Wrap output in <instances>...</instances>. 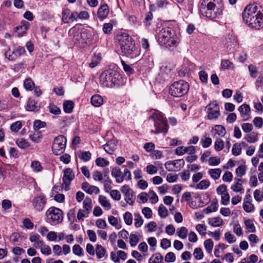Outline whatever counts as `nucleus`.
<instances>
[{"instance_id":"53","label":"nucleus","mask_w":263,"mask_h":263,"mask_svg":"<svg viewBox=\"0 0 263 263\" xmlns=\"http://www.w3.org/2000/svg\"><path fill=\"white\" fill-rule=\"evenodd\" d=\"M193 255L197 260L201 259L203 257V253L200 248H197L194 250Z\"/></svg>"},{"instance_id":"27","label":"nucleus","mask_w":263,"mask_h":263,"mask_svg":"<svg viewBox=\"0 0 263 263\" xmlns=\"http://www.w3.org/2000/svg\"><path fill=\"white\" fill-rule=\"evenodd\" d=\"M74 107V103L72 101L67 100L63 103V109L65 112L71 113Z\"/></svg>"},{"instance_id":"8","label":"nucleus","mask_w":263,"mask_h":263,"mask_svg":"<svg viewBox=\"0 0 263 263\" xmlns=\"http://www.w3.org/2000/svg\"><path fill=\"white\" fill-rule=\"evenodd\" d=\"M46 215L48 221L51 224L61 223L63 219V213L60 209L52 206L46 211Z\"/></svg>"},{"instance_id":"22","label":"nucleus","mask_w":263,"mask_h":263,"mask_svg":"<svg viewBox=\"0 0 263 263\" xmlns=\"http://www.w3.org/2000/svg\"><path fill=\"white\" fill-rule=\"evenodd\" d=\"M111 175L116 178L117 183H120L123 181L124 176H123V173L119 167L113 168L111 171Z\"/></svg>"},{"instance_id":"42","label":"nucleus","mask_w":263,"mask_h":263,"mask_svg":"<svg viewBox=\"0 0 263 263\" xmlns=\"http://www.w3.org/2000/svg\"><path fill=\"white\" fill-rule=\"evenodd\" d=\"M246 170V166L245 165H241L236 169V174L241 179L245 175Z\"/></svg>"},{"instance_id":"31","label":"nucleus","mask_w":263,"mask_h":263,"mask_svg":"<svg viewBox=\"0 0 263 263\" xmlns=\"http://www.w3.org/2000/svg\"><path fill=\"white\" fill-rule=\"evenodd\" d=\"M79 157L84 162L88 161L91 157V154L88 151L80 152Z\"/></svg>"},{"instance_id":"56","label":"nucleus","mask_w":263,"mask_h":263,"mask_svg":"<svg viewBox=\"0 0 263 263\" xmlns=\"http://www.w3.org/2000/svg\"><path fill=\"white\" fill-rule=\"evenodd\" d=\"M196 230L201 235H205L206 227L203 224H198L196 226Z\"/></svg>"},{"instance_id":"59","label":"nucleus","mask_w":263,"mask_h":263,"mask_svg":"<svg viewBox=\"0 0 263 263\" xmlns=\"http://www.w3.org/2000/svg\"><path fill=\"white\" fill-rule=\"evenodd\" d=\"M29 138L32 141L35 143H39L42 139V135L40 133H34L30 135Z\"/></svg>"},{"instance_id":"38","label":"nucleus","mask_w":263,"mask_h":263,"mask_svg":"<svg viewBox=\"0 0 263 263\" xmlns=\"http://www.w3.org/2000/svg\"><path fill=\"white\" fill-rule=\"evenodd\" d=\"M210 182L208 180H202L196 186V189L199 190H206L210 186Z\"/></svg>"},{"instance_id":"17","label":"nucleus","mask_w":263,"mask_h":263,"mask_svg":"<svg viewBox=\"0 0 263 263\" xmlns=\"http://www.w3.org/2000/svg\"><path fill=\"white\" fill-rule=\"evenodd\" d=\"M222 44L228 51L231 50L235 46V37L231 35H228L224 39L222 40Z\"/></svg>"},{"instance_id":"26","label":"nucleus","mask_w":263,"mask_h":263,"mask_svg":"<svg viewBox=\"0 0 263 263\" xmlns=\"http://www.w3.org/2000/svg\"><path fill=\"white\" fill-rule=\"evenodd\" d=\"M208 173L211 178L216 180L219 178L221 170L220 168H211L209 170Z\"/></svg>"},{"instance_id":"4","label":"nucleus","mask_w":263,"mask_h":263,"mask_svg":"<svg viewBox=\"0 0 263 263\" xmlns=\"http://www.w3.org/2000/svg\"><path fill=\"white\" fill-rule=\"evenodd\" d=\"M149 119L154 122L155 130H151V133L155 134L163 133L166 134L168 131V125L167 120L161 112L157 110H152Z\"/></svg>"},{"instance_id":"7","label":"nucleus","mask_w":263,"mask_h":263,"mask_svg":"<svg viewBox=\"0 0 263 263\" xmlns=\"http://www.w3.org/2000/svg\"><path fill=\"white\" fill-rule=\"evenodd\" d=\"M122 52L126 56H133L136 50L135 44L131 36L125 33L119 39Z\"/></svg>"},{"instance_id":"39","label":"nucleus","mask_w":263,"mask_h":263,"mask_svg":"<svg viewBox=\"0 0 263 263\" xmlns=\"http://www.w3.org/2000/svg\"><path fill=\"white\" fill-rule=\"evenodd\" d=\"M31 167L33 172L36 173L41 172L43 169L42 165L39 161H33L31 164Z\"/></svg>"},{"instance_id":"43","label":"nucleus","mask_w":263,"mask_h":263,"mask_svg":"<svg viewBox=\"0 0 263 263\" xmlns=\"http://www.w3.org/2000/svg\"><path fill=\"white\" fill-rule=\"evenodd\" d=\"M245 224L246 227V229L249 232L251 233L255 232V227L252 220L250 219L246 220L245 221Z\"/></svg>"},{"instance_id":"19","label":"nucleus","mask_w":263,"mask_h":263,"mask_svg":"<svg viewBox=\"0 0 263 263\" xmlns=\"http://www.w3.org/2000/svg\"><path fill=\"white\" fill-rule=\"evenodd\" d=\"M82 189L89 194L93 193L98 194L100 192V190L97 186L91 185L87 182H84L82 184Z\"/></svg>"},{"instance_id":"52","label":"nucleus","mask_w":263,"mask_h":263,"mask_svg":"<svg viewBox=\"0 0 263 263\" xmlns=\"http://www.w3.org/2000/svg\"><path fill=\"white\" fill-rule=\"evenodd\" d=\"M172 165L174 167H176L177 168L180 170L181 168L183 167L184 165V161L183 159H178L172 161H171Z\"/></svg>"},{"instance_id":"36","label":"nucleus","mask_w":263,"mask_h":263,"mask_svg":"<svg viewBox=\"0 0 263 263\" xmlns=\"http://www.w3.org/2000/svg\"><path fill=\"white\" fill-rule=\"evenodd\" d=\"M220 66L223 70L229 69L233 67V64L229 60H221Z\"/></svg>"},{"instance_id":"21","label":"nucleus","mask_w":263,"mask_h":263,"mask_svg":"<svg viewBox=\"0 0 263 263\" xmlns=\"http://www.w3.org/2000/svg\"><path fill=\"white\" fill-rule=\"evenodd\" d=\"M29 26V23L25 21H22L21 25L15 27V31L17 32V36H21L24 34L26 33Z\"/></svg>"},{"instance_id":"46","label":"nucleus","mask_w":263,"mask_h":263,"mask_svg":"<svg viewBox=\"0 0 263 263\" xmlns=\"http://www.w3.org/2000/svg\"><path fill=\"white\" fill-rule=\"evenodd\" d=\"M72 251L74 254L78 256L84 255L83 250L79 245H74L73 246Z\"/></svg>"},{"instance_id":"54","label":"nucleus","mask_w":263,"mask_h":263,"mask_svg":"<svg viewBox=\"0 0 263 263\" xmlns=\"http://www.w3.org/2000/svg\"><path fill=\"white\" fill-rule=\"evenodd\" d=\"M124 220L126 224L131 225L133 222L132 214L129 212H126L124 215Z\"/></svg>"},{"instance_id":"10","label":"nucleus","mask_w":263,"mask_h":263,"mask_svg":"<svg viewBox=\"0 0 263 263\" xmlns=\"http://www.w3.org/2000/svg\"><path fill=\"white\" fill-rule=\"evenodd\" d=\"M31 203L34 210L38 212L43 211L47 203L45 195L40 194L35 196L33 198Z\"/></svg>"},{"instance_id":"2","label":"nucleus","mask_w":263,"mask_h":263,"mask_svg":"<svg viewBox=\"0 0 263 263\" xmlns=\"http://www.w3.org/2000/svg\"><path fill=\"white\" fill-rule=\"evenodd\" d=\"M199 8L202 15L214 19L222 15L223 4L221 0H201Z\"/></svg>"},{"instance_id":"3","label":"nucleus","mask_w":263,"mask_h":263,"mask_svg":"<svg viewBox=\"0 0 263 263\" xmlns=\"http://www.w3.org/2000/svg\"><path fill=\"white\" fill-rule=\"evenodd\" d=\"M100 82L102 86L106 87L120 86L122 84V77L115 69H109L101 73Z\"/></svg>"},{"instance_id":"55","label":"nucleus","mask_w":263,"mask_h":263,"mask_svg":"<svg viewBox=\"0 0 263 263\" xmlns=\"http://www.w3.org/2000/svg\"><path fill=\"white\" fill-rule=\"evenodd\" d=\"M214 147L216 151H220L224 148V142L220 139H217L214 144Z\"/></svg>"},{"instance_id":"14","label":"nucleus","mask_w":263,"mask_h":263,"mask_svg":"<svg viewBox=\"0 0 263 263\" xmlns=\"http://www.w3.org/2000/svg\"><path fill=\"white\" fill-rule=\"evenodd\" d=\"M120 190L125 196V200L126 202L129 204L132 205L135 199L133 195V190L128 185L122 186Z\"/></svg>"},{"instance_id":"5","label":"nucleus","mask_w":263,"mask_h":263,"mask_svg":"<svg viewBox=\"0 0 263 263\" xmlns=\"http://www.w3.org/2000/svg\"><path fill=\"white\" fill-rule=\"evenodd\" d=\"M158 40L161 45H166L169 47L176 46L177 43V35L171 27L163 28L158 33Z\"/></svg>"},{"instance_id":"34","label":"nucleus","mask_w":263,"mask_h":263,"mask_svg":"<svg viewBox=\"0 0 263 263\" xmlns=\"http://www.w3.org/2000/svg\"><path fill=\"white\" fill-rule=\"evenodd\" d=\"M213 130H215L216 132V134H217L218 136L221 137H223L226 133V130L225 128L220 125H216L213 128Z\"/></svg>"},{"instance_id":"24","label":"nucleus","mask_w":263,"mask_h":263,"mask_svg":"<svg viewBox=\"0 0 263 263\" xmlns=\"http://www.w3.org/2000/svg\"><path fill=\"white\" fill-rule=\"evenodd\" d=\"M103 99L99 95H93L91 98V103L95 107L100 106L103 104Z\"/></svg>"},{"instance_id":"51","label":"nucleus","mask_w":263,"mask_h":263,"mask_svg":"<svg viewBox=\"0 0 263 263\" xmlns=\"http://www.w3.org/2000/svg\"><path fill=\"white\" fill-rule=\"evenodd\" d=\"M83 208L85 209V210L87 211V213H89V211L91 209V199L90 198L87 197L83 201Z\"/></svg>"},{"instance_id":"50","label":"nucleus","mask_w":263,"mask_h":263,"mask_svg":"<svg viewBox=\"0 0 263 263\" xmlns=\"http://www.w3.org/2000/svg\"><path fill=\"white\" fill-rule=\"evenodd\" d=\"M135 226L137 228L140 227L143 223L142 217L139 213L135 214Z\"/></svg>"},{"instance_id":"1","label":"nucleus","mask_w":263,"mask_h":263,"mask_svg":"<svg viewBox=\"0 0 263 263\" xmlns=\"http://www.w3.org/2000/svg\"><path fill=\"white\" fill-rule=\"evenodd\" d=\"M243 22L251 28L259 29L263 28V14L257 11V7L249 5L242 13Z\"/></svg>"},{"instance_id":"40","label":"nucleus","mask_w":263,"mask_h":263,"mask_svg":"<svg viewBox=\"0 0 263 263\" xmlns=\"http://www.w3.org/2000/svg\"><path fill=\"white\" fill-rule=\"evenodd\" d=\"M188 233V230L185 227H181L177 232V235L181 239L186 238Z\"/></svg>"},{"instance_id":"33","label":"nucleus","mask_w":263,"mask_h":263,"mask_svg":"<svg viewBox=\"0 0 263 263\" xmlns=\"http://www.w3.org/2000/svg\"><path fill=\"white\" fill-rule=\"evenodd\" d=\"M163 256L159 253L155 254L149 259V263H162Z\"/></svg>"},{"instance_id":"30","label":"nucleus","mask_w":263,"mask_h":263,"mask_svg":"<svg viewBox=\"0 0 263 263\" xmlns=\"http://www.w3.org/2000/svg\"><path fill=\"white\" fill-rule=\"evenodd\" d=\"M108 222L112 226L115 227L117 229H120L121 228V225L119 223L118 219L117 218L114 216H109L108 217Z\"/></svg>"},{"instance_id":"9","label":"nucleus","mask_w":263,"mask_h":263,"mask_svg":"<svg viewBox=\"0 0 263 263\" xmlns=\"http://www.w3.org/2000/svg\"><path fill=\"white\" fill-rule=\"evenodd\" d=\"M66 145V138L63 135L55 137L52 143V151L55 155L63 154Z\"/></svg>"},{"instance_id":"60","label":"nucleus","mask_w":263,"mask_h":263,"mask_svg":"<svg viewBox=\"0 0 263 263\" xmlns=\"http://www.w3.org/2000/svg\"><path fill=\"white\" fill-rule=\"evenodd\" d=\"M254 198L256 201L259 202L263 200L262 192L259 190H256L254 192Z\"/></svg>"},{"instance_id":"12","label":"nucleus","mask_w":263,"mask_h":263,"mask_svg":"<svg viewBox=\"0 0 263 263\" xmlns=\"http://www.w3.org/2000/svg\"><path fill=\"white\" fill-rule=\"evenodd\" d=\"M26 51L23 47L18 46L15 50L11 51L10 48L5 53L6 58L10 61H14L18 57L25 53Z\"/></svg>"},{"instance_id":"45","label":"nucleus","mask_w":263,"mask_h":263,"mask_svg":"<svg viewBox=\"0 0 263 263\" xmlns=\"http://www.w3.org/2000/svg\"><path fill=\"white\" fill-rule=\"evenodd\" d=\"M17 146L21 148H26L30 146L29 143L25 139L21 138L16 142Z\"/></svg>"},{"instance_id":"64","label":"nucleus","mask_w":263,"mask_h":263,"mask_svg":"<svg viewBox=\"0 0 263 263\" xmlns=\"http://www.w3.org/2000/svg\"><path fill=\"white\" fill-rule=\"evenodd\" d=\"M212 142V139L210 137H205L201 140L202 146L204 148H207L210 146Z\"/></svg>"},{"instance_id":"44","label":"nucleus","mask_w":263,"mask_h":263,"mask_svg":"<svg viewBox=\"0 0 263 263\" xmlns=\"http://www.w3.org/2000/svg\"><path fill=\"white\" fill-rule=\"evenodd\" d=\"M121 64L124 70L127 74L130 75L134 73V70L130 65L127 64L126 62L123 60L121 61Z\"/></svg>"},{"instance_id":"58","label":"nucleus","mask_w":263,"mask_h":263,"mask_svg":"<svg viewBox=\"0 0 263 263\" xmlns=\"http://www.w3.org/2000/svg\"><path fill=\"white\" fill-rule=\"evenodd\" d=\"M236 179V178H235ZM237 182L233 185L232 186L231 189L235 192H239L242 190V185L240 182L241 181L240 178L237 179Z\"/></svg>"},{"instance_id":"61","label":"nucleus","mask_w":263,"mask_h":263,"mask_svg":"<svg viewBox=\"0 0 263 263\" xmlns=\"http://www.w3.org/2000/svg\"><path fill=\"white\" fill-rule=\"evenodd\" d=\"M21 122L16 121L11 125L10 129L12 132H17L22 127Z\"/></svg>"},{"instance_id":"29","label":"nucleus","mask_w":263,"mask_h":263,"mask_svg":"<svg viewBox=\"0 0 263 263\" xmlns=\"http://www.w3.org/2000/svg\"><path fill=\"white\" fill-rule=\"evenodd\" d=\"M71 11L69 9H66L62 11V20L64 23L70 22Z\"/></svg>"},{"instance_id":"41","label":"nucleus","mask_w":263,"mask_h":263,"mask_svg":"<svg viewBox=\"0 0 263 263\" xmlns=\"http://www.w3.org/2000/svg\"><path fill=\"white\" fill-rule=\"evenodd\" d=\"M96 255L98 258H101L104 256L106 250L100 245H98L96 249Z\"/></svg>"},{"instance_id":"32","label":"nucleus","mask_w":263,"mask_h":263,"mask_svg":"<svg viewBox=\"0 0 263 263\" xmlns=\"http://www.w3.org/2000/svg\"><path fill=\"white\" fill-rule=\"evenodd\" d=\"M115 21L111 20L110 22L105 23L103 26V31L105 34H109L112 30L113 28V22H115Z\"/></svg>"},{"instance_id":"35","label":"nucleus","mask_w":263,"mask_h":263,"mask_svg":"<svg viewBox=\"0 0 263 263\" xmlns=\"http://www.w3.org/2000/svg\"><path fill=\"white\" fill-rule=\"evenodd\" d=\"M99 201L101 205L107 210H109L111 208L110 203L107 200L106 197L103 196H100L99 198Z\"/></svg>"},{"instance_id":"63","label":"nucleus","mask_w":263,"mask_h":263,"mask_svg":"<svg viewBox=\"0 0 263 263\" xmlns=\"http://www.w3.org/2000/svg\"><path fill=\"white\" fill-rule=\"evenodd\" d=\"M139 241V239L137 235L134 234H130L129 236V242L131 246L134 247L136 246Z\"/></svg>"},{"instance_id":"47","label":"nucleus","mask_w":263,"mask_h":263,"mask_svg":"<svg viewBox=\"0 0 263 263\" xmlns=\"http://www.w3.org/2000/svg\"><path fill=\"white\" fill-rule=\"evenodd\" d=\"M204 246L208 253H211L213 250L214 243L212 239H208L204 241Z\"/></svg>"},{"instance_id":"16","label":"nucleus","mask_w":263,"mask_h":263,"mask_svg":"<svg viewBox=\"0 0 263 263\" xmlns=\"http://www.w3.org/2000/svg\"><path fill=\"white\" fill-rule=\"evenodd\" d=\"M238 110L243 121L249 120L251 113V109L249 105L243 104L239 107Z\"/></svg>"},{"instance_id":"37","label":"nucleus","mask_w":263,"mask_h":263,"mask_svg":"<svg viewBox=\"0 0 263 263\" xmlns=\"http://www.w3.org/2000/svg\"><path fill=\"white\" fill-rule=\"evenodd\" d=\"M158 214L162 218H164L168 216V210L162 204L159 206Z\"/></svg>"},{"instance_id":"28","label":"nucleus","mask_w":263,"mask_h":263,"mask_svg":"<svg viewBox=\"0 0 263 263\" xmlns=\"http://www.w3.org/2000/svg\"><path fill=\"white\" fill-rule=\"evenodd\" d=\"M34 83L30 78H26L24 81V87L27 91H31L34 87Z\"/></svg>"},{"instance_id":"11","label":"nucleus","mask_w":263,"mask_h":263,"mask_svg":"<svg viewBox=\"0 0 263 263\" xmlns=\"http://www.w3.org/2000/svg\"><path fill=\"white\" fill-rule=\"evenodd\" d=\"M206 109L209 120H216L218 118L220 115L219 107L216 101L211 102L206 107Z\"/></svg>"},{"instance_id":"62","label":"nucleus","mask_w":263,"mask_h":263,"mask_svg":"<svg viewBox=\"0 0 263 263\" xmlns=\"http://www.w3.org/2000/svg\"><path fill=\"white\" fill-rule=\"evenodd\" d=\"M243 209L247 213H250L254 211V206L251 202L243 203Z\"/></svg>"},{"instance_id":"23","label":"nucleus","mask_w":263,"mask_h":263,"mask_svg":"<svg viewBox=\"0 0 263 263\" xmlns=\"http://www.w3.org/2000/svg\"><path fill=\"white\" fill-rule=\"evenodd\" d=\"M222 219L219 217L210 218L208 219L209 224L213 227H220L222 225Z\"/></svg>"},{"instance_id":"18","label":"nucleus","mask_w":263,"mask_h":263,"mask_svg":"<svg viewBox=\"0 0 263 263\" xmlns=\"http://www.w3.org/2000/svg\"><path fill=\"white\" fill-rule=\"evenodd\" d=\"M26 109L29 111H37L40 109V105L34 99L30 98L27 101Z\"/></svg>"},{"instance_id":"25","label":"nucleus","mask_w":263,"mask_h":263,"mask_svg":"<svg viewBox=\"0 0 263 263\" xmlns=\"http://www.w3.org/2000/svg\"><path fill=\"white\" fill-rule=\"evenodd\" d=\"M217 202L216 199L215 201H213L209 206L203 210V212L206 214H210L213 212H216L218 209Z\"/></svg>"},{"instance_id":"48","label":"nucleus","mask_w":263,"mask_h":263,"mask_svg":"<svg viewBox=\"0 0 263 263\" xmlns=\"http://www.w3.org/2000/svg\"><path fill=\"white\" fill-rule=\"evenodd\" d=\"M48 108L49 112L54 115H57L61 114L60 109L58 106H57L56 105L52 103H50Z\"/></svg>"},{"instance_id":"49","label":"nucleus","mask_w":263,"mask_h":263,"mask_svg":"<svg viewBox=\"0 0 263 263\" xmlns=\"http://www.w3.org/2000/svg\"><path fill=\"white\" fill-rule=\"evenodd\" d=\"M241 153V148L240 146V144L238 143H236L233 145L232 149V153L233 155L237 156L240 155Z\"/></svg>"},{"instance_id":"13","label":"nucleus","mask_w":263,"mask_h":263,"mask_svg":"<svg viewBox=\"0 0 263 263\" xmlns=\"http://www.w3.org/2000/svg\"><path fill=\"white\" fill-rule=\"evenodd\" d=\"M64 175L63 177V184L62 185L66 190H68V187L70 184L71 181L74 178V174L72 170L70 168H67L63 171Z\"/></svg>"},{"instance_id":"20","label":"nucleus","mask_w":263,"mask_h":263,"mask_svg":"<svg viewBox=\"0 0 263 263\" xmlns=\"http://www.w3.org/2000/svg\"><path fill=\"white\" fill-rule=\"evenodd\" d=\"M109 13V8L107 4L102 5L98 10V17L100 20L102 21L105 19Z\"/></svg>"},{"instance_id":"15","label":"nucleus","mask_w":263,"mask_h":263,"mask_svg":"<svg viewBox=\"0 0 263 263\" xmlns=\"http://www.w3.org/2000/svg\"><path fill=\"white\" fill-rule=\"evenodd\" d=\"M68 35L74 43H79L82 38L79 26L76 25L71 28L69 30Z\"/></svg>"},{"instance_id":"57","label":"nucleus","mask_w":263,"mask_h":263,"mask_svg":"<svg viewBox=\"0 0 263 263\" xmlns=\"http://www.w3.org/2000/svg\"><path fill=\"white\" fill-rule=\"evenodd\" d=\"M153 18V15L152 12L149 11L146 13L144 23L145 26H148L151 24V21Z\"/></svg>"},{"instance_id":"6","label":"nucleus","mask_w":263,"mask_h":263,"mask_svg":"<svg viewBox=\"0 0 263 263\" xmlns=\"http://www.w3.org/2000/svg\"><path fill=\"white\" fill-rule=\"evenodd\" d=\"M189 87V83L184 80L176 81L170 86L169 93L174 97H181L188 92Z\"/></svg>"}]
</instances>
